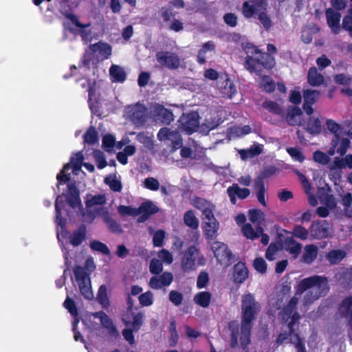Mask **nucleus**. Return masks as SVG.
I'll use <instances>...</instances> for the list:
<instances>
[{
    "label": "nucleus",
    "instance_id": "obj_1",
    "mask_svg": "<svg viewBox=\"0 0 352 352\" xmlns=\"http://www.w3.org/2000/svg\"><path fill=\"white\" fill-rule=\"evenodd\" d=\"M258 303L255 301L252 294L243 295L241 300V324L240 342L243 349L250 342L253 321L256 318Z\"/></svg>",
    "mask_w": 352,
    "mask_h": 352
},
{
    "label": "nucleus",
    "instance_id": "obj_2",
    "mask_svg": "<svg viewBox=\"0 0 352 352\" xmlns=\"http://www.w3.org/2000/svg\"><path fill=\"white\" fill-rule=\"evenodd\" d=\"M329 291L328 279L324 276L314 275L302 279L296 287V292L302 294L307 292L304 296V302L311 304L316 300L324 296Z\"/></svg>",
    "mask_w": 352,
    "mask_h": 352
},
{
    "label": "nucleus",
    "instance_id": "obj_3",
    "mask_svg": "<svg viewBox=\"0 0 352 352\" xmlns=\"http://www.w3.org/2000/svg\"><path fill=\"white\" fill-rule=\"evenodd\" d=\"M243 50L247 54L244 66L250 73L261 76V68L271 69L276 64L275 58L271 54L261 51L253 44L246 43L243 46Z\"/></svg>",
    "mask_w": 352,
    "mask_h": 352
},
{
    "label": "nucleus",
    "instance_id": "obj_4",
    "mask_svg": "<svg viewBox=\"0 0 352 352\" xmlns=\"http://www.w3.org/2000/svg\"><path fill=\"white\" fill-rule=\"evenodd\" d=\"M74 274L82 296L87 300L93 298L89 274L84 267L76 265L74 267Z\"/></svg>",
    "mask_w": 352,
    "mask_h": 352
},
{
    "label": "nucleus",
    "instance_id": "obj_5",
    "mask_svg": "<svg viewBox=\"0 0 352 352\" xmlns=\"http://www.w3.org/2000/svg\"><path fill=\"white\" fill-rule=\"evenodd\" d=\"M210 249L212 251L217 263L230 265L233 261L234 256L228 245L223 242L215 241L211 243Z\"/></svg>",
    "mask_w": 352,
    "mask_h": 352
},
{
    "label": "nucleus",
    "instance_id": "obj_6",
    "mask_svg": "<svg viewBox=\"0 0 352 352\" xmlns=\"http://www.w3.org/2000/svg\"><path fill=\"white\" fill-rule=\"evenodd\" d=\"M267 3L266 0H247L242 4L241 13L244 18H256L258 13L266 10Z\"/></svg>",
    "mask_w": 352,
    "mask_h": 352
},
{
    "label": "nucleus",
    "instance_id": "obj_7",
    "mask_svg": "<svg viewBox=\"0 0 352 352\" xmlns=\"http://www.w3.org/2000/svg\"><path fill=\"white\" fill-rule=\"evenodd\" d=\"M179 129L182 131L191 135L197 131L199 126V116L197 112L183 114L179 120Z\"/></svg>",
    "mask_w": 352,
    "mask_h": 352
},
{
    "label": "nucleus",
    "instance_id": "obj_8",
    "mask_svg": "<svg viewBox=\"0 0 352 352\" xmlns=\"http://www.w3.org/2000/svg\"><path fill=\"white\" fill-rule=\"evenodd\" d=\"M156 60L161 66L170 70L177 69L181 65L178 55L169 51H160L156 53Z\"/></svg>",
    "mask_w": 352,
    "mask_h": 352
},
{
    "label": "nucleus",
    "instance_id": "obj_9",
    "mask_svg": "<svg viewBox=\"0 0 352 352\" xmlns=\"http://www.w3.org/2000/svg\"><path fill=\"white\" fill-rule=\"evenodd\" d=\"M157 136L160 141L170 140L171 151L173 152L183 146V139L176 130L173 131L166 127L161 128Z\"/></svg>",
    "mask_w": 352,
    "mask_h": 352
},
{
    "label": "nucleus",
    "instance_id": "obj_10",
    "mask_svg": "<svg viewBox=\"0 0 352 352\" xmlns=\"http://www.w3.org/2000/svg\"><path fill=\"white\" fill-rule=\"evenodd\" d=\"M202 230L204 236L208 241L214 240L218 236V230L219 228V223L216 219L214 212L212 217H202Z\"/></svg>",
    "mask_w": 352,
    "mask_h": 352
},
{
    "label": "nucleus",
    "instance_id": "obj_11",
    "mask_svg": "<svg viewBox=\"0 0 352 352\" xmlns=\"http://www.w3.org/2000/svg\"><path fill=\"white\" fill-rule=\"evenodd\" d=\"M330 225L327 220L314 221L310 227V235L315 239H324L329 236Z\"/></svg>",
    "mask_w": 352,
    "mask_h": 352
},
{
    "label": "nucleus",
    "instance_id": "obj_12",
    "mask_svg": "<svg viewBox=\"0 0 352 352\" xmlns=\"http://www.w3.org/2000/svg\"><path fill=\"white\" fill-rule=\"evenodd\" d=\"M278 238L283 245V250L292 255L294 258H297L302 251V244L296 241L293 236H285L281 233L278 234Z\"/></svg>",
    "mask_w": 352,
    "mask_h": 352
},
{
    "label": "nucleus",
    "instance_id": "obj_13",
    "mask_svg": "<svg viewBox=\"0 0 352 352\" xmlns=\"http://www.w3.org/2000/svg\"><path fill=\"white\" fill-rule=\"evenodd\" d=\"M199 250L195 245L189 246L182 258L181 267L184 272H189L195 269L196 256Z\"/></svg>",
    "mask_w": 352,
    "mask_h": 352
},
{
    "label": "nucleus",
    "instance_id": "obj_14",
    "mask_svg": "<svg viewBox=\"0 0 352 352\" xmlns=\"http://www.w3.org/2000/svg\"><path fill=\"white\" fill-rule=\"evenodd\" d=\"M302 111L301 109L296 106H289L287 109L285 120L289 126H303L305 123L302 118Z\"/></svg>",
    "mask_w": 352,
    "mask_h": 352
},
{
    "label": "nucleus",
    "instance_id": "obj_15",
    "mask_svg": "<svg viewBox=\"0 0 352 352\" xmlns=\"http://www.w3.org/2000/svg\"><path fill=\"white\" fill-rule=\"evenodd\" d=\"M173 280V276L172 273L164 272L151 277L148 282V285L151 289H160L162 287H167L170 285Z\"/></svg>",
    "mask_w": 352,
    "mask_h": 352
},
{
    "label": "nucleus",
    "instance_id": "obj_16",
    "mask_svg": "<svg viewBox=\"0 0 352 352\" xmlns=\"http://www.w3.org/2000/svg\"><path fill=\"white\" fill-rule=\"evenodd\" d=\"M338 313L342 317L349 319V324L350 326V331L349 336L352 339V296H349L344 298L340 302L338 309Z\"/></svg>",
    "mask_w": 352,
    "mask_h": 352
},
{
    "label": "nucleus",
    "instance_id": "obj_17",
    "mask_svg": "<svg viewBox=\"0 0 352 352\" xmlns=\"http://www.w3.org/2000/svg\"><path fill=\"white\" fill-rule=\"evenodd\" d=\"M249 276V271L245 263H236L232 268V278L234 283L242 284Z\"/></svg>",
    "mask_w": 352,
    "mask_h": 352
},
{
    "label": "nucleus",
    "instance_id": "obj_18",
    "mask_svg": "<svg viewBox=\"0 0 352 352\" xmlns=\"http://www.w3.org/2000/svg\"><path fill=\"white\" fill-rule=\"evenodd\" d=\"M63 15L65 18L69 19L74 25L80 28L79 33L83 41H87L89 39L91 32L90 30H87L86 28H89L91 25L90 23L86 24L80 23L78 20V16H76L72 12H65L63 13Z\"/></svg>",
    "mask_w": 352,
    "mask_h": 352
},
{
    "label": "nucleus",
    "instance_id": "obj_19",
    "mask_svg": "<svg viewBox=\"0 0 352 352\" xmlns=\"http://www.w3.org/2000/svg\"><path fill=\"white\" fill-rule=\"evenodd\" d=\"M154 116L156 120L163 124L168 125L174 120V116L171 110L166 109L162 104H157L154 107Z\"/></svg>",
    "mask_w": 352,
    "mask_h": 352
},
{
    "label": "nucleus",
    "instance_id": "obj_20",
    "mask_svg": "<svg viewBox=\"0 0 352 352\" xmlns=\"http://www.w3.org/2000/svg\"><path fill=\"white\" fill-rule=\"evenodd\" d=\"M139 223L144 222L151 215L156 213L158 208L151 201H144L137 208Z\"/></svg>",
    "mask_w": 352,
    "mask_h": 352
},
{
    "label": "nucleus",
    "instance_id": "obj_21",
    "mask_svg": "<svg viewBox=\"0 0 352 352\" xmlns=\"http://www.w3.org/2000/svg\"><path fill=\"white\" fill-rule=\"evenodd\" d=\"M68 194L66 197V201L70 207L76 208V207L82 206L81 200L80 197V191L74 183H69L67 184Z\"/></svg>",
    "mask_w": 352,
    "mask_h": 352
},
{
    "label": "nucleus",
    "instance_id": "obj_22",
    "mask_svg": "<svg viewBox=\"0 0 352 352\" xmlns=\"http://www.w3.org/2000/svg\"><path fill=\"white\" fill-rule=\"evenodd\" d=\"M194 206L201 211L203 217H212L214 212V206L208 200L201 197H195L193 200Z\"/></svg>",
    "mask_w": 352,
    "mask_h": 352
},
{
    "label": "nucleus",
    "instance_id": "obj_23",
    "mask_svg": "<svg viewBox=\"0 0 352 352\" xmlns=\"http://www.w3.org/2000/svg\"><path fill=\"white\" fill-rule=\"evenodd\" d=\"M326 16L327 24L334 34H338L340 32V22L341 14L332 8H328L326 10Z\"/></svg>",
    "mask_w": 352,
    "mask_h": 352
},
{
    "label": "nucleus",
    "instance_id": "obj_24",
    "mask_svg": "<svg viewBox=\"0 0 352 352\" xmlns=\"http://www.w3.org/2000/svg\"><path fill=\"white\" fill-rule=\"evenodd\" d=\"M318 249L314 244L307 245L304 248V252L301 256L300 261L307 263H312L317 258Z\"/></svg>",
    "mask_w": 352,
    "mask_h": 352
},
{
    "label": "nucleus",
    "instance_id": "obj_25",
    "mask_svg": "<svg viewBox=\"0 0 352 352\" xmlns=\"http://www.w3.org/2000/svg\"><path fill=\"white\" fill-rule=\"evenodd\" d=\"M93 316L95 318H99L100 320L101 324L111 334H115L117 333L116 327L114 325L111 318L104 311H97L93 314Z\"/></svg>",
    "mask_w": 352,
    "mask_h": 352
},
{
    "label": "nucleus",
    "instance_id": "obj_26",
    "mask_svg": "<svg viewBox=\"0 0 352 352\" xmlns=\"http://www.w3.org/2000/svg\"><path fill=\"white\" fill-rule=\"evenodd\" d=\"M89 50L93 53L99 52L104 59H107L111 55V46L107 43L98 42L89 45Z\"/></svg>",
    "mask_w": 352,
    "mask_h": 352
},
{
    "label": "nucleus",
    "instance_id": "obj_27",
    "mask_svg": "<svg viewBox=\"0 0 352 352\" xmlns=\"http://www.w3.org/2000/svg\"><path fill=\"white\" fill-rule=\"evenodd\" d=\"M87 229L84 224L79 226L78 230L74 231L69 236V243L73 246L80 245L86 238Z\"/></svg>",
    "mask_w": 352,
    "mask_h": 352
},
{
    "label": "nucleus",
    "instance_id": "obj_28",
    "mask_svg": "<svg viewBox=\"0 0 352 352\" xmlns=\"http://www.w3.org/2000/svg\"><path fill=\"white\" fill-rule=\"evenodd\" d=\"M307 81L310 85L317 87L323 83L324 77L316 67H311L308 71Z\"/></svg>",
    "mask_w": 352,
    "mask_h": 352
},
{
    "label": "nucleus",
    "instance_id": "obj_29",
    "mask_svg": "<svg viewBox=\"0 0 352 352\" xmlns=\"http://www.w3.org/2000/svg\"><path fill=\"white\" fill-rule=\"evenodd\" d=\"M130 116L135 124L143 125L146 122V109L142 107H137L132 110Z\"/></svg>",
    "mask_w": 352,
    "mask_h": 352
},
{
    "label": "nucleus",
    "instance_id": "obj_30",
    "mask_svg": "<svg viewBox=\"0 0 352 352\" xmlns=\"http://www.w3.org/2000/svg\"><path fill=\"white\" fill-rule=\"evenodd\" d=\"M228 328L231 332L230 336V346L236 348L238 346V336L239 331V325L236 320H231L228 324Z\"/></svg>",
    "mask_w": 352,
    "mask_h": 352
},
{
    "label": "nucleus",
    "instance_id": "obj_31",
    "mask_svg": "<svg viewBox=\"0 0 352 352\" xmlns=\"http://www.w3.org/2000/svg\"><path fill=\"white\" fill-rule=\"evenodd\" d=\"M109 74L113 82H123L126 80V75L124 70L118 65H111Z\"/></svg>",
    "mask_w": 352,
    "mask_h": 352
},
{
    "label": "nucleus",
    "instance_id": "obj_32",
    "mask_svg": "<svg viewBox=\"0 0 352 352\" xmlns=\"http://www.w3.org/2000/svg\"><path fill=\"white\" fill-rule=\"evenodd\" d=\"M100 211H102V214L104 215V220L108 224L109 228L111 230V231L118 233L122 232L120 224H119L116 220L109 217L107 208H100L97 210V212Z\"/></svg>",
    "mask_w": 352,
    "mask_h": 352
},
{
    "label": "nucleus",
    "instance_id": "obj_33",
    "mask_svg": "<svg viewBox=\"0 0 352 352\" xmlns=\"http://www.w3.org/2000/svg\"><path fill=\"white\" fill-rule=\"evenodd\" d=\"M283 250V245L280 240L278 239L276 242L271 243L266 250L265 258L268 261H274L275 259V254Z\"/></svg>",
    "mask_w": 352,
    "mask_h": 352
},
{
    "label": "nucleus",
    "instance_id": "obj_34",
    "mask_svg": "<svg viewBox=\"0 0 352 352\" xmlns=\"http://www.w3.org/2000/svg\"><path fill=\"white\" fill-rule=\"evenodd\" d=\"M211 294L209 292H198L194 297V301L201 307H208L211 301Z\"/></svg>",
    "mask_w": 352,
    "mask_h": 352
},
{
    "label": "nucleus",
    "instance_id": "obj_35",
    "mask_svg": "<svg viewBox=\"0 0 352 352\" xmlns=\"http://www.w3.org/2000/svg\"><path fill=\"white\" fill-rule=\"evenodd\" d=\"M83 139L85 143L89 145H94L98 143V133L96 128L93 126H90L83 135Z\"/></svg>",
    "mask_w": 352,
    "mask_h": 352
},
{
    "label": "nucleus",
    "instance_id": "obj_36",
    "mask_svg": "<svg viewBox=\"0 0 352 352\" xmlns=\"http://www.w3.org/2000/svg\"><path fill=\"white\" fill-rule=\"evenodd\" d=\"M346 256V252L342 250H332L327 254V258L331 264H337L342 261Z\"/></svg>",
    "mask_w": 352,
    "mask_h": 352
},
{
    "label": "nucleus",
    "instance_id": "obj_37",
    "mask_svg": "<svg viewBox=\"0 0 352 352\" xmlns=\"http://www.w3.org/2000/svg\"><path fill=\"white\" fill-rule=\"evenodd\" d=\"M307 131L311 135H318L321 132V122L318 118L309 117Z\"/></svg>",
    "mask_w": 352,
    "mask_h": 352
},
{
    "label": "nucleus",
    "instance_id": "obj_38",
    "mask_svg": "<svg viewBox=\"0 0 352 352\" xmlns=\"http://www.w3.org/2000/svg\"><path fill=\"white\" fill-rule=\"evenodd\" d=\"M96 299L98 303L100 304L103 308L107 309L109 307V299L107 295V289L106 285H102L99 287Z\"/></svg>",
    "mask_w": 352,
    "mask_h": 352
},
{
    "label": "nucleus",
    "instance_id": "obj_39",
    "mask_svg": "<svg viewBox=\"0 0 352 352\" xmlns=\"http://www.w3.org/2000/svg\"><path fill=\"white\" fill-rule=\"evenodd\" d=\"M184 222L189 228L192 230H197L199 228V220L195 217L192 210H188L184 213Z\"/></svg>",
    "mask_w": 352,
    "mask_h": 352
},
{
    "label": "nucleus",
    "instance_id": "obj_40",
    "mask_svg": "<svg viewBox=\"0 0 352 352\" xmlns=\"http://www.w3.org/2000/svg\"><path fill=\"white\" fill-rule=\"evenodd\" d=\"M254 188L256 190V197L258 201L263 205V206H266L267 204L265 201V182H262L261 181H257L256 182H254Z\"/></svg>",
    "mask_w": 352,
    "mask_h": 352
},
{
    "label": "nucleus",
    "instance_id": "obj_41",
    "mask_svg": "<svg viewBox=\"0 0 352 352\" xmlns=\"http://www.w3.org/2000/svg\"><path fill=\"white\" fill-rule=\"evenodd\" d=\"M261 87L263 91L266 93H272L275 91L276 85L272 78L269 76L264 75L261 77L260 82Z\"/></svg>",
    "mask_w": 352,
    "mask_h": 352
},
{
    "label": "nucleus",
    "instance_id": "obj_42",
    "mask_svg": "<svg viewBox=\"0 0 352 352\" xmlns=\"http://www.w3.org/2000/svg\"><path fill=\"white\" fill-rule=\"evenodd\" d=\"M262 149L258 145H254L249 149H242L239 151L241 157L243 160H245L250 157H254L261 153Z\"/></svg>",
    "mask_w": 352,
    "mask_h": 352
},
{
    "label": "nucleus",
    "instance_id": "obj_43",
    "mask_svg": "<svg viewBox=\"0 0 352 352\" xmlns=\"http://www.w3.org/2000/svg\"><path fill=\"white\" fill-rule=\"evenodd\" d=\"M326 125L327 129L334 135V138L333 139H340L342 130L341 126L332 119H327L326 121Z\"/></svg>",
    "mask_w": 352,
    "mask_h": 352
},
{
    "label": "nucleus",
    "instance_id": "obj_44",
    "mask_svg": "<svg viewBox=\"0 0 352 352\" xmlns=\"http://www.w3.org/2000/svg\"><path fill=\"white\" fill-rule=\"evenodd\" d=\"M90 248L92 250L101 252L107 256H109L111 254L108 246L104 243L97 240H94L90 243Z\"/></svg>",
    "mask_w": 352,
    "mask_h": 352
},
{
    "label": "nucleus",
    "instance_id": "obj_45",
    "mask_svg": "<svg viewBox=\"0 0 352 352\" xmlns=\"http://www.w3.org/2000/svg\"><path fill=\"white\" fill-rule=\"evenodd\" d=\"M263 107L270 113L276 115L281 116L283 113V109L279 107L278 103L272 100H266L263 103Z\"/></svg>",
    "mask_w": 352,
    "mask_h": 352
},
{
    "label": "nucleus",
    "instance_id": "obj_46",
    "mask_svg": "<svg viewBox=\"0 0 352 352\" xmlns=\"http://www.w3.org/2000/svg\"><path fill=\"white\" fill-rule=\"evenodd\" d=\"M144 317V314L142 312H139L133 316V321L131 322L124 321L125 324L127 326L131 324L132 327V329L135 331H138L140 329L141 326L142 325Z\"/></svg>",
    "mask_w": 352,
    "mask_h": 352
},
{
    "label": "nucleus",
    "instance_id": "obj_47",
    "mask_svg": "<svg viewBox=\"0 0 352 352\" xmlns=\"http://www.w3.org/2000/svg\"><path fill=\"white\" fill-rule=\"evenodd\" d=\"M104 183L114 192H120L122 188L121 182L116 179V175H113V177L111 176L105 177Z\"/></svg>",
    "mask_w": 352,
    "mask_h": 352
},
{
    "label": "nucleus",
    "instance_id": "obj_48",
    "mask_svg": "<svg viewBox=\"0 0 352 352\" xmlns=\"http://www.w3.org/2000/svg\"><path fill=\"white\" fill-rule=\"evenodd\" d=\"M309 230H307L305 227L300 225H295L293 230H292V234L301 240H306L309 234Z\"/></svg>",
    "mask_w": 352,
    "mask_h": 352
},
{
    "label": "nucleus",
    "instance_id": "obj_49",
    "mask_svg": "<svg viewBox=\"0 0 352 352\" xmlns=\"http://www.w3.org/2000/svg\"><path fill=\"white\" fill-rule=\"evenodd\" d=\"M106 203V197L104 195H97L93 196L91 199H87L85 201V206L89 208L94 206L100 205L102 206Z\"/></svg>",
    "mask_w": 352,
    "mask_h": 352
},
{
    "label": "nucleus",
    "instance_id": "obj_50",
    "mask_svg": "<svg viewBox=\"0 0 352 352\" xmlns=\"http://www.w3.org/2000/svg\"><path fill=\"white\" fill-rule=\"evenodd\" d=\"M339 279L347 286H352V265L342 270L340 273Z\"/></svg>",
    "mask_w": 352,
    "mask_h": 352
},
{
    "label": "nucleus",
    "instance_id": "obj_51",
    "mask_svg": "<svg viewBox=\"0 0 352 352\" xmlns=\"http://www.w3.org/2000/svg\"><path fill=\"white\" fill-rule=\"evenodd\" d=\"M138 300L142 307H149L153 303V294L150 291L146 292L140 294Z\"/></svg>",
    "mask_w": 352,
    "mask_h": 352
},
{
    "label": "nucleus",
    "instance_id": "obj_52",
    "mask_svg": "<svg viewBox=\"0 0 352 352\" xmlns=\"http://www.w3.org/2000/svg\"><path fill=\"white\" fill-rule=\"evenodd\" d=\"M230 188V191L232 190L233 193L241 199H244L249 197L250 191L248 188H241L237 184H233Z\"/></svg>",
    "mask_w": 352,
    "mask_h": 352
},
{
    "label": "nucleus",
    "instance_id": "obj_53",
    "mask_svg": "<svg viewBox=\"0 0 352 352\" xmlns=\"http://www.w3.org/2000/svg\"><path fill=\"white\" fill-rule=\"evenodd\" d=\"M84 160V156L82 152H78L75 154L74 156L71 157L70 163L72 166L73 170L75 171L79 170L82 166V161Z\"/></svg>",
    "mask_w": 352,
    "mask_h": 352
},
{
    "label": "nucleus",
    "instance_id": "obj_54",
    "mask_svg": "<svg viewBox=\"0 0 352 352\" xmlns=\"http://www.w3.org/2000/svg\"><path fill=\"white\" fill-rule=\"evenodd\" d=\"M149 270L152 274L159 275L163 270V265L161 261L157 258L151 259L149 265Z\"/></svg>",
    "mask_w": 352,
    "mask_h": 352
},
{
    "label": "nucleus",
    "instance_id": "obj_55",
    "mask_svg": "<svg viewBox=\"0 0 352 352\" xmlns=\"http://www.w3.org/2000/svg\"><path fill=\"white\" fill-rule=\"evenodd\" d=\"M287 152L294 161L302 162L305 157L300 148L296 147H289L286 149Z\"/></svg>",
    "mask_w": 352,
    "mask_h": 352
},
{
    "label": "nucleus",
    "instance_id": "obj_56",
    "mask_svg": "<svg viewBox=\"0 0 352 352\" xmlns=\"http://www.w3.org/2000/svg\"><path fill=\"white\" fill-rule=\"evenodd\" d=\"M63 305L72 316L76 317L78 316V309L73 299L67 296L64 301Z\"/></svg>",
    "mask_w": 352,
    "mask_h": 352
},
{
    "label": "nucleus",
    "instance_id": "obj_57",
    "mask_svg": "<svg viewBox=\"0 0 352 352\" xmlns=\"http://www.w3.org/2000/svg\"><path fill=\"white\" fill-rule=\"evenodd\" d=\"M116 145V138L111 134H106L102 138V146L107 151H110Z\"/></svg>",
    "mask_w": 352,
    "mask_h": 352
},
{
    "label": "nucleus",
    "instance_id": "obj_58",
    "mask_svg": "<svg viewBox=\"0 0 352 352\" xmlns=\"http://www.w3.org/2000/svg\"><path fill=\"white\" fill-rule=\"evenodd\" d=\"M266 10H261L256 16L260 23L266 30H270L272 27V21L265 12Z\"/></svg>",
    "mask_w": 352,
    "mask_h": 352
},
{
    "label": "nucleus",
    "instance_id": "obj_59",
    "mask_svg": "<svg viewBox=\"0 0 352 352\" xmlns=\"http://www.w3.org/2000/svg\"><path fill=\"white\" fill-rule=\"evenodd\" d=\"M80 87L82 89H85L88 91V95L89 94H95L96 89L94 87L96 82H94L92 84L91 80L88 78H80L78 80Z\"/></svg>",
    "mask_w": 352,
    "mask_h": 352
},
{
    "label": "nucleus",
    "instance_id": "obj_60",
    "mask_svg": "<svg viewBox=\"0 0 352 352\" xmlns=\"http://www.w3.org/2000/svg\"><path fill=\"white\" fill-rule=\"evenodd\" d=\"M318 96L319 92L318 91L310 89L305 90L303 94L304 103L314 104Z\"/></svg>",
    "mask_w": 352,
    "mask_h": 352
},
{
    "label": "nucleus",
    "instance_id": "obj_61",
    "mask_svg": "<svg viewBox=\"0 0 352 352\" xmlns=\"http://www.w3.org/2000/svg\"><path fill=\"white\" fill-rule=\"evenodd\" d=\"M144 186L148 190L156 191L159 190L160 184L157 179L148 177L144 179Z\"/></svg>",
    "mask_w": 352,
    "mask_h": 352
},
{
    "label": "nucleus",
    "instance_id": "obj_62",
    "mask_svg": "<svg viewBox=\"0 0 352 352\" xmlns=\"http://www.w3.org/2000/svg\"><path fill=\"white\" fill-rule=\"evenodd\" d=\"M243 235L250 239H255L258 238V235L255 232L252 226L250 223H245L242 228Z\"/></svg>",
    "mask_w": 352,
    "mask_h": 352
},
{
    "label": "nucleus",
    "instance_id": "obj_63",
    "mask_svg": "<svg viewBox=\"0 0 352 352\" xmlns=\"http://www.w3.org/2000/svg\"><path fill=\"white\" fill-rule=\"evenodd\" d=\"M334 82L338 85H349L352 82V78L349 75L338 74L333 76Z\"/></svg>",
    "mask_w": 352,
    "mask_h": 352
},
{
    "label": "nucleus",
    "instance_id": "obj_64",
    "mask_svg": "<svg viewBox=\"0 0 352 352\" xmlns=\"http://www.w3.org/2000/svg\"><path fill=\"white\" fill-rule=\"evenodd\" d=\"M169 300L175 306H179L183 301V295L178 291L172 290L168 295Z\"/></svg>",
    "mask_w": 352,
    "mask_h": 352
}]
</instances>
